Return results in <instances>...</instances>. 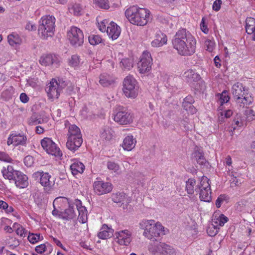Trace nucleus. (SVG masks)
Masks as SVG:
<instances>
[{
	"instance_id": "22",
	"label": "nucleus",
	"mask_w": 255,
	"mask_h": 255,
	"mask_svg": "<svg viewBox=\"0 0 255 255\" xmlns=\"http://www.w3.org/2000/svg\"><path fill=\"white\" fill-rule=\"evenodd\" d=\"M192 159L201 165H205L208 162L205 159L203 151L199 147H196L192 154Z\"/></svg>"
},
{
	"instance_id": "39",
	"label": "nucleus",
	"mask_w": 255,
	"mask_h": 255,
	"mask_svg": "<svg viewBox=\"0 0 255 255\" xmlns=\"http://www.w3.org/2000/svg\"><path fill=\"white\" fill-rule=\"evenodd\" d=\"M133 59L131 58H124L120 62L121 66H123V68L129 70L133 67Z\"/></svg>"
},
{
	"instance_id": "23",
	"label": "nucleus",
	"mask_w": 255,
	"mask_h": 255,
	"mask_svg": "<svg viewBox=\"0 0 255 255\" xmlns=\"http://www.w3.org/2000/svg\"><path fill=\"white\" fill-rule=\"evenodd\" d=\"M167 38L166 35L159 32L157 33L155 38L151 42L152 46L154 47H160L167 43Z\"/></svg>"
},
{
	"instance_id": "57",
	"label": "nucleus",
	"mask_w": 255,
	"mask_h": 255,
	"mask_svg": "<svg viewBox=\"0 0 255 255\" xmlns=\"http://www.w3.org/2000/svg\"><path fill=\"white\" fill-rule=\"evenodd\" d=\"M0 160L7 162H10L12 161L11 158L8 154L2 152H0Z\"/></svg>"
},
{
	"instance_id": "16",
	"label": "nucleus",
	"mask_w": 255,
	"mask_h": 255,
	"mask_svg": "<svg viewBox=\"0 0 255 255\" xmlns=\"http://www.w3.org/2000/svg\"><path fill=\"white\" fill-rule=\"evenodd\" d=\"M39 63L43 66H47L54 65L56 67L59 65L60 60L58 56L55 55L47 54L42 56L39 60Z\"/></svg>"
},
{
	"instance_id": "56",
	"label": "nucleus",
	"mask_w": 255,
	"mask_h": 255,
	"mask_svg": "<svg viewBox=\"0 0 255 255\" xmlns=\"http://www.w3.org/2000/svg\"><path fill=\"white\" fill-rule=\"evenodd\" d=\"M226 196L225 194L220 195L216 201V206L217 208H220L223 202L225 200Z\"/></svg>"
},
{
	"instance_id": "50",
	"label": "nucleus",
	"mask_w": 255,
	"mask_h": 255,
	"mask_svg": "<svg viewBox=\"0 0 255 255\" xmlns=\"http://www.w3.org/2000/svg\"><path fill=\"white\" fill-rule=\"evenodd\" d=\"M0 208L4 210L7 213L13 211V208L11 206L9 207L7 203L2 200H0Z\"/></svg>"
},
{
	"instance_id": "18",
	"label": "nucleus",
	"mask_w": 255,
	"mask_h": 255,
	"mask_svg": "<svg viewBox=\"0 0 255 255\" xmlns=\"http://www.w3.org/2000/svg\"><path fill=\"white\" fill-rule=\"evenodd\" d=\"M245 87L241 83L237 82L232 86V93L234 99L238 103L240 102L241 97L245 95Z\"/></svg>"
},
{
	"instance_id": "45",
	"label": "nucleus",
	"mask_w": 255,
	"mask_h": 255,
	"mask_svg": "<svg viewBox=\"0 0 255 255\" xmlns=\"http://www.w3.org/2000/svg\"><path fill=\"white\" fill-rule=\"evenodd\" d=\"M181 123L186 130H192L194 128V125L192 120H189L188 118H186L183 120Z\"/></svg>"
},
{
	"instance_id": "14",
	"label": "nucleus",
	"mask_w": 255,
	"mask_h": 255,
	"mask_svg": "<svg viewBox=\"0 0 255 255\" xmlns=\"http://www.w3.org/2000/svg\"><path fill=\"white\" fill-rule=\"evenodd\" d=\"M27 137L23 133H11L8 137L7 144L8 145L13 144L14 146L26 145Z\"/></svg>"
},
{
	"instance_id": "46",
	"label": "nucleus",
	"mask_w": 255,
	"mask_h": 255,
	"mask_svg": "<svg viewBox=\"0 0 255 255\" xmlns=\"http://www.w3.org/2000/svg\"><path fill=\"white\" fill-rule=\"evenodd\" d=\"M193 103H187L183 102L182 107L183 109L191 114H194L196 112V108L193 106Z\"/></svg>"
},
{
	"instance_id": "33",
	"label": "nucleus",
	"mask_w": 255,
	"mask_h": 255,
	"mask_svg": "<svg viewBox=\"0 0 255 255\" xmlns=\"http://www.w3.org/2000/svg\"><path fill=\"white\" fill-rule=\"evenodd\" d=\"M160 254L162 255H175V251L170 246L162 243L161 247Z\"/></svg>"
},
{
	"instance_id": "13",
	"label": "nucleus",
	"mask_w": 255,
	"mask_h": 255,
	"mask_svg": "<svg viewBox=\"0 0 255 255\" xmlns=\"http://www.w3.org/2000/svg\"><path fill=\"white\" fill-rule=\"evenodd\" d=\"M93 188L95 192L99 195L108 193L112 191L113 185L109 182L97 181L94 183Z\"/></svg>"
},
{
	"instance_id": "59",
	"label": "nucleus",
	"mask_w": 255,
	"mask_h": 255,
	"mask_svg": "<svg viewBox=\"0 0 255 255\" xmlns=\"http://www.w3.org/2000/svg\"><path fill=\"white\" fill-rule=\"evenodd\" d=\"M108 23L107 20H104L101 23H99V29L102 32L107 31V27L106 24Z\"/></svg>"
},
{
	"instance_id": "1",
	"label": "nucleus",
	"mask_w": 255,
	"mask_h": 255,
	"mask_svg": "<svg viewBox=\"0 0 255 255\" xmlns=\"http://www.w3.org/2000/svg\"><path fill=\"white\" fill-rule=\"evenodd\" d=\"M196 44V39L185 29L179 30L172 40L174 48L182 56L192 55L195 51Z\"/></svg>"
},
{
	"instance_id": "42",
	"label": "nucleus",
	"mask_w": 255,
	"mask_h": 255,
	"mask_svg": "<svg viewBox=\"0 0 255 255\" xmlns=\"http://www.w3.org/2000/svg\"><path fill=\"white\" fill-rule=\"evenodd\" d=\"M89 43L93 45H96L103 42L102 38L98 35L92 34L89 36Z\"/></svg>"
},
{
	"instance_id": "55",
	"label": "nucleus",
	"mask_w": 255,
	"mask_h": 255,
	"mask_svg": "<svg viewBox=\"0 0 255 255\" xmlns=\"http://www.w3.org/2000/svg\"><path fill=\"white\" fill-rule=\"evenodd\" d=\"M16 233L18 235H19L20 237H24L25 236V234L27 233V231L21 226L18 225L16 230Z\"/></svg>"
},
{
	"instance_id": "38",
	"label": "nucleus",
	"mask_w": 255,
	"mask_h": 255,
	"mask_svg": "<svg viewBox=\"0 0 255 255\" xmlns=\"http://www.w3.org/2000/svg\"><path fill=\"white\" fill-rule=\"evenodd\" d=\"M107 229H108V226L106 225H104L101 229V231L98 235V236L100 239L104 240L111 237L112 234L110 231H107Z\"/></svg>"
},
{
	"instance_id": "4",
	"label": "nucleus",
	"mask_w": 255,
	"mask_h": 255,
	"mask_svg": "<svg viewBox=\"0 0 255 255\" xmlns=\"http://www.w3.org/2000/svg\"><path fill=\"white\" fill-rule=\"evenodd\" d=\"M139 225L144 230L143 235L151 240L165 234L164 227L160 223L155 224L154 220L142 221Z\"/></svg>"
},
{
	"instance_id": "44",
	"label": "nucleus",
	"mask_w": 255,
	"mask_h": 255,
	"mask_svg": "<svg viewBox=\"0 0 255 255\" xmlns=\"http://www.w3.org/2000/svg\"><path fill=\"white\" fill-rule=\"evenodd\" d=\"M253 100L251 96H245L244 95V97H241L240 100V106H243V107L245 106H249L251 103H252Z\"/></svg>"
},
{
	"instance_id": "54",
	"label": "nucleus",
	"mask_w": 255,
	"mask_h": 255,
	"mask_svg": "<svg viewBox=\"0 0 255 255\" xmlns=\"http://www.w3.org/2000/svg\"><path fill=\"white\" fill-rule=\"evenodd\" d=\"M214 45V42L211 40L207 39L205 41L206 49L209 52H212L213 50Z\"/></svg>"
},
{
	"instance_id": "34",
	"label": "nucleus",
	"mask_w": 255,
	"mask_h": 255,
	"mask_svg": "<svg viewBox=\"0 0 255 255\" xmlns=\"http://www.w3.org/2000/svg\"><path fill=\"white\" fill-rule=\"evenodd\" d=\"M228 218L223 214H221L218 218L212 219V225L216 228L218 226L222 227L227 222Z\"/></svg>"
},
{
	"instance_id": "53",
	"label": "nucleus",
	"mask_w": 255,
	"mask_h": 255,
	"mask_svg": "<svg viewBox=\"0 0 255 255\" xmlns=\"http://www.w3.org/2000/svg\"><path fill=\"white\" fill-rule=\"evenodd\" d=\"M81 10L82 8L80 5L78 3L74 4L71 9V10L72 11V12H73L75 15H80Z\"/></svg>"
},
{
	"instance_id": "40",
	"label": "nucleus",
	"mask_w": 255,
	"mask_h": 255,
	"mask_svg": "<svg viewBox=\"0 0 255 255\" xmlns=\"http://www.w3.org/2000/svg\"><path fill=\"white\" fill-rule=\"evenodd\" d=\"M196 183L194 179L190 178L186 182V189L187 192L189 194H192L194 193V187Z\"/></svg>"
},
{
	"instance_id": "25",
	"label": "nucleus",
	"mask_w": 255,
	"mask_h": 255,
	"mask_svg": "<svg viewBox=\"0 0 255 255\" xmlns=\"http://www.w3.org/2000/svg\"><path fill=\"white\" fill-rule=\"evenodd\" d=\"M246 30L249 34H253L252 39L255 41V19L248 17L246 20Z\"/></svg>"
},
{
	"instance_id": "9",
	"label": "nucleus",
	"mask_w": 255,
	"mask_h": 255,
	"mask_svg": "<svg viewBox=\"0 0 255 255\" xmlns=\"http://www.w3.org/2000/svg\"><path fill=\"white\" fill-rule=\"evenodd\" d=\"M67 36L70 43L75 46L82 45L84 42V35L82 30L79 28L72 26L68 32Z\"/></svg>"
},
{
	"instance_id": "62",
	"label": "nucleus",
	"mask_w": 255,
	"mask_h": 255,
	"mask_svg": "<svg viewBox=\"0 0 255 255\" xmlns=\"http://www.w3.org/2000/svg\"><path fill=\"white\" fill-rule=\"evenodd\" d=\"M241 184V182H240V180H239V179L237 177H235L232 178L231 183L232 187L238 186Z\"/></svg>"
},
{
	"instance_id": "2",
	"label": "nucleus",
	"mask_w": 255,
	"mask_h": 255,
	"mask_svg": "<svg viewBox=\"0 0 255 255\" xmlns=\"http://www.w3.org/2000/svg\"><path fill=\"white\" fill-rule=\"evenodd\" d=\"M125 15L131 24L144 26L149 19L150 11L147 9L132 5L126 9Z\"/></svg>"
},
{
	"instance_id": "24",
	"label": "nucleus",
	"mask_w": 255,
	"mask_h": 255,
	"mask_svg": "<svg viewBox=\"0 0 255 255\" xmlns=\"http://www.w3.org/2000/svg\"><path fill=\"white\" fill-rule=\"evenodd\" d=\"M114 131L109 127L104 126L101 129L100 137L104 141H110L114 137Z\"/></svg>"
},
{
	"instance_id": "64",
	"label": "nucleus",
	"mask_w": 255,
	"mask_h": 255,
	"mask_svg": "<svg viewBox=\"0 0 255 255\" xmlns=\"http://www.w3.org/2000/svg\"><path fill=\"white\" fill-rule=\"evenodd\" d=\"M20 100L23 103H27L29 100V98L25 93H22L20 95Z\"/></svg>"
},
{
	"instance_id": "58",
	"label": "nucleus",
	"mask_w": 255,
	"mask_h": 255,
	"mask_svg": "<svg viewBox=\"0 0 255 255\" xmlns=\"http://www.w3.org/2000/svg\"><path fill=\"white\" fill-rule=\"evenodd\" d=\"M222 3L221 0H216L213 4L212 8L213 9L216 11H218L220 9L221 5Z\"/></svg>"
},
{
	"instance_id": "63",
	"label": "nucleus",
	"mask_w": 255,
	"mask_h": 255,
	"mask_svg": "<svg viewBox=\"0 0 255 255\" xmlns=\"http://www.w3.org/2000/svg\"><path fill=\"white\" fill-rule=\"evenodd\" d=\"M200 26H201V29L202 31L204 33L207 34L209 30L207 28V26L206 25V24L205 23L204 18H202V22L200 24Z\"/></svg>"
},
{
	"instance_id": "51",
	"label": "nucleus",
	"mask_w": 255,
	"mask_h": 255,
	"mask_svg": "<svg viewBox=\"0 0 255 255\" xmlns=\"http://www.w3.org/2000/svg\"><path fill=\"white\" fill-rule=\"evenodd\" d=\"M79 62V58L77 55H72L69 61V65L72 67L77 66Z\"/></svg>"
},
{
	"instance_id": "36",
	"label": "nucleus",
	"mask_w": 255,
	"mask_h": 255,
	"mask_svg": "<svg viewBox=\"0 0 255 255\" xmlns=\"http://www.w3.org/2000/svg\"><path fill=\"white\" fill-rule=\"evenodd\" d=\"M209 179L207 177L203 176L201 178L200 184L196 187L195 191H197L201 189L210 188V184L209 183Z\"/></svg>"
},
{
	"instance_id": "5",
	"label": "nucleus",
	"mask_w": 255,
	"mask_h": 255,
	"mask_svg": "<svg viewBox=\"0 0 255 255\" xmlns=\"http://www.w3.org/2000/svg\"><path fill=\"white\" fill-rule=\"evenodd\" d=\"M67 135L66 146L68 149L74 152L81 146L83 142L80 129L75 125H70Z\"/></svg>"
},
{
	"instance_id": "6",
	"label": "nucleus",
	"mask_w": 255,
	"mask_h": 255,
	"mask_svg": "<svg viewBox=\"0 0 255 255\" xmlns=\"http://www.w3.org/2000/svg\"><path fill=\"white\" fill-rule=\"evenodd\" d=\"M138 89L136 81L132 76H128L125 78L123 90L126 97L135 98L138 94Z\"/></svg>"
},
{
	"instance_id": "47",
	"label": "nucleus",
	"mask_w": 255,
	"mask_h": 255,
	"mask_svg": "<svg viewBox=\"0 0 255 255\" xmlns=\"http://www.w3.org/2000/svg\"><path fill=\"white\" fill-rule=\"evenodd\" d=\"M230 98L228 95V93L227 91H224L220 95L219 102L220 105L222 106L224 104L227 103L229 101Z\"/></svg>"
},
{
	"instance_id": "15",
	"label": "nucleus",
	"mask_w": 255,
	"mask_h": 255,
	"mask_svg": "<svg viewBox=\"0 0 255 255\" xmlns=\"http://www.w3.org/2000/svg\"><path fill=\"white\" fill-rule=\"evenodd\" d=\"M117 242L121 246H128L131 241V233L128 230H122L115 233Z\"/></svg>"
},
{
	"instance_id": "3",
	"label": "nucleus",
	"mask_w": 255,
	"mask_h": 255,
	"mask_svg": "<svg viewBox=\"0 0 255 255\" xmlns=\"http://www.w3.org/2000/svg\"><path fill=\"white\" fill-rule=\"evenodd\" d=\"M56 19L53 15H45L39 21L38 33L42 39H48L54 34Z\"/></svg>"
},
{
	"instance_id": "41",
	"label": "nucleus",
	"mask_w": 255,
	"mask_h": 255,
	"mask_svg": "<svg viewBox=\"0 0 255 255\" xmlns=\"http://www.w3.org/2000/svg\"><path fill=\"white\" fill-rule=\"evenodd\" d=\"M99 82L103 86L106 87L111 85L113 80L110 79L108 75H101L100 76Z\"/></svg>"
},
{
	"instance_id": "35",
	"label": "nucleus",
	"mask_w": 255,
	"mask_h": 255,
	"mask_svg": "<svg viewBox=\"0 0 255 255\" xmlns=\"http://www.w3.org/2000/svg\"><path fill=\"white\" fill-rule=\"evenodd\" d=\"M7 40L9 44L11 46L19 45L21 43V39L17 34L12 33L8 35Z\"/></svg>"
},
{
	"instance_id": "27",
	"label": "nucleus",
	"mask_w": 255,
	"mask_h": 255,
	"mask_svg": "<svg viewBox=\"0 0 255 255\" xmlns=\"http://www.w3.org/2000/svg\"><path fill=\"white\" fill-rule=\"evenodd\" d=\"M18 172L19 171L14 170L11 165H8L6 168L3 167L1 171L4 178L9 180H13L16 176L15 173Z\"/></svg>"
},
{
	"instance_id": "10",
	"label": "nucleus",
	"mask_w": 255,
	"mask_h": 255,
	"mask_svg": "<svg viewBox=\"0 0 255 255\" xmlns=\"http://www.w3.org/2000/svg\"><path fill=\"white\" fill-rule=\"evenodd\" d=\"M152 59L149 52L144 51L140 61L137 63L138 68L140 73L149 72L151 68Z\"/></svg>"
},
{
	"instance_id": "60",
	"label": "nucleus",
	"mask_w": 255,
	"mask_h": 255,
	"mask_svg": "<svg viewBox=\"0 0 255 255\" xmlns=\"http://www.w3.org/2000/svg\"><path fill=\"white\" fill-rule=\"evenodd\" d=\"M46 251V245L45 244L40 245L35 248V251L38 254H42Z\"/></svg>"
},
{
	"instance_id": "43",
	"label": "nucleus",
	"mask_w": 255,
	"mask_h": 255,
	"mask_svg": "<svg viewBox=\"0 0 255 255\" xmlns=\"http://www.w3.org/2000/svg\"><path fill=\"white\" fill-rule=\"evenodd\" d=\"M27 239L31 244H34L38 241L42 240L43 239V237L42 236H41L39 234L29 233Z\"/></svg>"
},
{
	"instance_id": "20",
	"label": "nucleus",
	"mask_w": 255,
	"mask_h": 255,
	"mask_svg": "<svg viewBox=\"0 0 255 255\" xmlns=\"http://www.w3.org/2000/svg\"><path fill=\"white\" fill-rule=\"evenodd\" d=\"M76 209L78 212L79 215L78 219L80 222L85 223L87 220V211L86 208L82 206V203L80 200L76 199L75 200Z\"/></svg>"
},
{
	"instance_id": "17",
	"label": "nucleus",
	"mask_w": 255,
	"mask_h": 255,
	"mask_svg": "<svg viewBox=\"0 0 255 255\" xmlns=\"http://www.w3.org/2000/svg\"><path fill=\"white\" fill-rule=\"evenodd\" d=\"M184 80L191 86H194L195 83L201 80V77L199 74L196 73L193 70H188L186 71L183 75Z\"/></svg>"
},
{
	"instance_id": "31",
	"label": "nucleus",
	"mask_w": 255,
	"mask_h": 255,
	"mask_svg": "<svg viewBox=\"0 0 255 255\" xmlns=\"http://www.w3.org/2000/svg\"><path fill=\"white\" fill-rule=\"evenodd\" d=\"M70 169L73 175H77L83 172L85 166L82 162L76 161L71 165Z\"/></svg>"
},
{
	"instance_id": "61",
	"label": "nucleus",
	"mask_w": 255,
	"mask_h": 255,
	"mask_svg": "<svg viewBox=\"0 0 255 255\" xmlns=\"http://www.w3.org/2000/svg\"><path fill=\"white\" fill-rule=\"evenodd\" d=\"M24 162L27 166H31L33 162L32 156H26L24 159Z\"/></svg>"
},
{
	"instance_id": "21",
	"label": "nucleus",
	"mask_w": 255,
	"mask_h": 255,
	"mask_svg": "<svg viewBox=\"0 0 255 255\" xmlns=\"http://www.w3.org/2000/svg\"><path fill=\"white\" fill-rule=\"evenodd\" d=\"M15 174L16 176L13 180L15 185L20 188L26 187L28 184V177L20 171Z\"/></svg>"
},
{
	"instance_id": "52",
	"label": "nucleus",
	"mask_w": 255,
	"mask_h": 255,
	"mask_svg": "<svg viewBox=\"0 0 255 255\" xmlns=\"http://www.w3.org/2000/svg\"><path fill=\"white\" fill-rule=\"evenodd\" d=\"M107 167L109 170H112L115 172L118 171L120 168L119 165L117 163L113 161L108 162Z\"/></svg>"
},
{
	"instance_id": "32",
	"label": "nucleus",
	"mask_w": 255,
	"mask_h": 255,
	"mask_svg": "<svg viewBox=\"0 0 255 255\" xmlns=\"http://www.w3.org/2000/svg\"><path fill=\"white\" fill-rule=\"evenodd\" d=\"M199 192V198L201 201L210 202L211 201V188L204 189L198 190Z\"/></svg>"
},
{
	"instance_id": "28",
	"label": "nucleus",
	"mask_w": 255,
	"mask_h": 255,
	"mask_svg": "<svg viewBox=\"0 0 255 255\" xmlns=\"http://www.w3.org/2000/svg\"><path fill=\"white\" fill-rule=\"evenodd\" d=\"M136 140L132 135H128L124 139L122 146L125 150H131L135 146Z\"/></svg>"
},
{
	"instance_id": "48",
	"label": "nucleus",
	"mask_w": 255,
	"mask_h": 255,
	"mask_svg": "<svg viewBox=\"0 0 255 255\" xmlns=\"http://www.w3.org/2000/svg\"><path fill=\"white\" fill-rule=\"evenodd\" d=\"M96 5L103 9H108L109 7L108 0H93Z\"/></svg>"
},
{
	"instance_id": "26",
	"label": "nucleus",
	"mask_w": 255,
	"mask_h": 255,
	"mask_svg": "<svg viewBox=\"0 0 255 255\" xmlns=\"http://www.w3.org/2000/svg\"><path fill=\"white\" fill-rule=\"evenodd\" d=\"M47 117H42L38 113H34L28 120V124L31 126L37 125L47 122Z\"/></svg>"
},
{
	"instance_id": "19",
	"label": "nucleus",
	"mask_w": 255,
	"mask_h": 255,
	"mask_svg": "<svg viewBox=\"0 0 255 255\" xmlns=\"http://www.w3.org/2000/svg\"><path fill=\"white\" fill-rule=\"evenodd\" d=\"M107 33L113 40H115L121 33V28L116 23L111 22L107 27Z\"/></svg>"
},
{
	"instance_id": "8",
	"label": "nucleus",
	"mask_w": 255,
	"mask_h": 255,
	"mask_svg": "<svg viewBox=\"0 0 255 255\" xmlns=\"http://www.w3.org/2000/svg\"><path fill=\"white\" fill-rule=\"evenodd\" d=\"M41 144L47 153L55 157H60L62 156V151L51 138L48 137L44 138L41 140Z\"/></svg>"
},
{
	"instance_id": "7",
	"label": "nucleus",
	"mask_w": 255,
	"mask_h": 255,
	"mask_svg": "<svg viewBox=\"0 0 255 255\" xmlns=\"http://www.w3.org/2000/svg\"><path fill=\"white\" fill-rule=\"evenodd\" d=\"M66 85V83L62 80H59L57 82L56 80L52 79L45 88V91L49 98L57 99L61 91Z\"/></svg>"
},
{
	"instance_id": "37",
	"label": "nucleus",
	"mask_w": 255,
	"mask_h": 255,
	"mask_svg": "<svg viewBox=\"0 0 255 255\" xmlns=\"http://www.w3.org/2000/svg\"><path fill=\"white\" fill-rule=\"evenodd\" d=\"M112 200L115 203H122L124 204V201L126 199V195L123 192H119L115 194H113L112 196Z\"/></svg>"
},
{
	"instance_id": "49",
	"label": "nucleus",
	"mask_w": 255,
	"mask_h": 255,
	"mask_svg": "<svg viewBox=\"0 0 255 255\" xmlns=\"http://www.w3.org/2000/svg\"><path fill=\"white\" fill-rule=\"evenodd\" d=\"M219 228H216L211 224L207 230L208 234L211 237H214L217 234Z\"/></svg>"
},
{
	"instance_id": "12",
	"label": "nucleus",
	"mask_w": 255,
	"mask_h": 255,
	"mask_svg": "<svg viewBox=\"0 0 255 255\" xmlns=\"http://www.w3.org/2000/svg\"><path fill=\"white\" fill-rule=\"evenodd\" d=\"M36 176H40V183L45 190L49 191L54 185L55 182L52 180L51 175L47 172H37L35 173Z\"/></svg>"
},
{
	"instance_id": "11",
	"label": "nucleus",
	"mask_w": 255,
	"mask_h": 255,
	"mask_svg": "<svg viewBox=\"0 0 255 255\" xmlns=\"http://www.w3.org/2000/svg\"><path fill=\"white\" fill-rule=\"evenodd\" d=\"M117 113L114 117V121L121 125H127L132 122L131 116L126 108L119 106L117 108Z\"/></svg>"
},
{
	"instance_id": "29",
	"label": "nucleus",
	"mask_w": 255,
	"mask_h": 255,
	"mask_svg": "<svg viewBox=\"0 0 255 255\" xmlns=\"http://www.w3.org/2000/svg\"><path fill=\"white\" fill-rule=\"evenodd\" d=\"M162 243L158 242L157 239L152 240L148 246V251L153 255H155L156 253L160 254Z\"/></svg>"
},
{
	"instance_id": "30",
	"label": "nucleus",
	"mask_w": 255,
	"mask_h": 255,
	"mask_svg": "<svg viewBox=\"0 0 255 255\" xmlns=\"http://www.w3.org/2000/svg\"><path fill=\"white\" fill-rule=\"evenodd\" d=\"M60 216L63 219L67 220L74 218L76 216V214L73 206L69 205V208L66 209L63 213H61Z\"/></svg>"
}]
</instances>
